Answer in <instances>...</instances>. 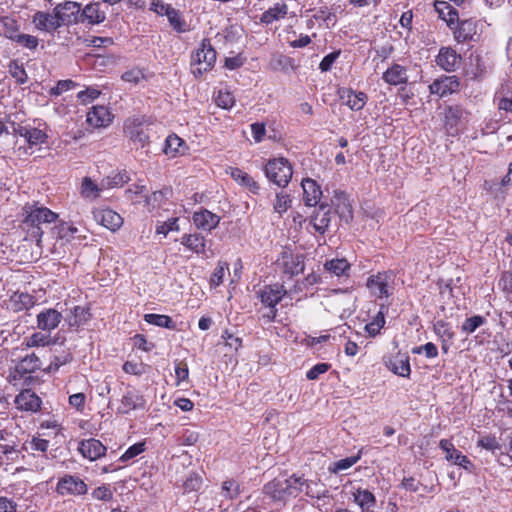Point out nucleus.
Masks as SVG:
<instances>
[{"mask_svg":"<svg viewBox=\"0 0 512 512\" xmlns=\"http://www.w3.org/2000/svg\"><path fill=\"white\" fill-rule=\"evenodd\" d=\"M20 228L26 233L25 239L35 241L40 246L43 228L42 225L56 221L58 215L38 203H26L22 207Z\"/></svg>","mask_w":512,"mask_h":512,"instance_id":"nucleus-1","label":"nucleus"},{"mask_svg":"<svg viewBox=\"0 0 512 512\" xmlns=\"http://www.w3.org/2000/svg\"><path fill=\"white\" fill-rule=\"evenodd\" d=\"M304 478L291 476L287 479H274L264 486V493L273 500L285 502L303 492Z\"/></svg>","mask_w":512,"mask_h":512,"instance_id":"nucleus-2","label":"nucleus"},{"mask_svg":"<svg viewBox=\"0 0 512 512\" xmlns=\"http://www.w3.org/2000/svg\"><path fill=\"white\" fill-rule=\"evenodd\" d=\"M263 171L271 183L281 188H285L290 183L293 175L292 165L288 159L284 157L269 159L266 162Z\"/></svg>","mask_w":512,"mask_h":512,"instance_id":"nucleus-3","label":"nucleus"},{"mask_svg":"<svg viewBox=\"0 0 512 512\" xmlns=\"http://www.w3.org/2000/svg\"><path fill=\"white\" fill-rule=\"evenodd\" d=\"M216 62V51L209 39H203L199 48L192 55V73L199 77L209 71Z\"/></svg>","mask_w":512,"mask_h":512,"instance_id":"nucleus-4","label":"nucleus"},{"mask_svg":"<svg viewBox=\"0 0 512 512\" xmlns=\"http://www.w3.org/2000/svg\"><path fill=\"white\" fill-rule=\"evenodd\" d=\"M285 294L286 290L279 284L265 286L259 291V298L262 304L269 308V312L263 315L269 321L275 319L277 315L276 305L283 299Z\"/></svg>","mask_w":512,"mask_h":512,"instance_id":"nucleus-5","label":"nucleus"},{"mask_svg":"<svg viewBox=\"0 0 512 512\" xmlns=\"http://www.w3.org/2000/svg\"><path fill=\"white\" fill-rule=\"evenodd\" d=\"M124 132L137 148H143L148 144L149 136L143 118H128L124 123Z\"/></svg>","mask_w":512,"mask_h":512,"instance_id":"nucleus-6","label":"nucleus"},{"mask_svg":"<svg viewBox=\"0 0 512 512\" xmlns=\"http://www.w3.org/2000/svg\"><path fill=\"white\" fill-rule=\"evenodd\" d=\"M393 275L389 273H378L367 280V288L376 298H388L393 293Z\"/></svg>","mask_w":512,"mask_h":512,"instance_id":"nucleus-7","label":"nucleus"},{"mask_svg":"<svg viewBox=\"0 0 512 512\" xmlns=\"http://www.w3.org/2000/svg\"><path fill=\"white\" fill-rule=\"evenodd\" d=\"M56 491L61 496H81L87 493L88 486L80 477L66 474L58 480Z\"/></svg>","mask_w":512,"mask_h":512,"instance_id":"nucleus-8","label":"nucleus"},{"mask_svg":"<svg viewBox=\"0 0 512 512\" xmlns=\"http://www.w3.org/2000/svg\"><path fill=\"white\" fill-rule=\"evenodd\" d=\"M81 11V4L72 0H66L59 3L53 9V12L56 13L61 26L81 21Z\"/></svg>","mask_w":512,"mask_h":512,"instance_id":"nucleus-9","label":"nucleus"},{"mask_svg":"<svg viewBox=\"0 0 512 512\" xmlns=\"http://www.w3.org/2000/svg\"><path fill=\"white\" fill-rule=\"evenodd\" d=\"M439 447L445 452V459L453 464L463 468L467 472H473L474 464L467 456L457 450L454 444L448 439H441Z\"/></svg>","mask_w":512,"mask_h":512,"instance_id":"nucleus-10","label":"nucleus"},{"mask_svg":"<svg viewBox=\"0 0 512 512\" xmlns=\"http://www.w3.org/2000/svg\"><path fill=\"white\" fill-rule=\"evenodd\" d=\"M63 319L62 313L54 308H44L36 316V326L43 332L56 329Z\"/></svg>","mask_w":512,"mask_h":512,"instance_id":"nucleus-11","label":"nucleus"},{"mask_svg":"<svg viewBox=\"0 0 512 512\" xmlns=\"http://www.w3.org/2000/svg\"><path fill=\"white\" fill-rule=\"evenodd\" d=\"M460 86L459 79L456 76L443 75L435 79L429 85V91L431 94H435L439 97H445L458 91Z\"/></svg>","mask_w":512,"mask_h":512,"instance_id":"nucleus-12","label":"nucleus"},{"mask_svg":"<svg viewBox=\"0 0 512 512\" xmlns=\"http://www.w3.org/2000/svg\"><path fill=\"white\" fill-rule=\"evenodd\" d=\"M226 173L241 187L250 193L257 195L260 192V184L248 173L238 167H229Z\"/></svg>","mask_w":512,"mask_h":512,"instance_id":"nucleus-13","label":"nucleus"},{"mask_svg":"<svg viewBox=\"0 0 512 512\" xmlns=\"http://www.w3.org/2000/svg\"><path fill=\"white\" fill-rule=\"evenodd\" d=\"M113 115L105 106H93L87 113L86 121L93 128H104L111 124Z\"/></svg>","mask_w":512,"mask_h":512,"instance_id":"nucleus-14","label":"nucleus"},{"mask_svg":"<svg viewBox=\"0 0 512 512\" xmlns=\"http://www.w3.org/2000/svg\"><path fill=\"white\" fill-rule=\"evenodd\" d=\"M107 448L101 441L89 438L79 443L78 451L89 461H95L105 455Z\"/></svg>","mask_w":512,"mask_h":512,"instance_id":"nucleus-15","label":"nucleus"},{"mask_svg":"<svg viewBox=\"0 0 512 512\" xmlns=\"http://www.w3.org/2000/svg\"><path fill=\"white\" fill-rule=\"evenodd\" d=\"M17 409L26 412H38L41 408V399L30 389L21 391L15 398Z\"/></svg>","mask_w":512,"mask_h":512,"instance_id":"nucleus-16","label":"nucleus"},{"mask_svg":"<svg viewBox=\"0 0 512 512\" xmlns=\"http://www.w3.org/2000/svg\"><path fill=\"white\" fill-rule=\"evenodd\" d=\"M461 56L451 47H442L436 56V63L446 72H452L460 65Z\"/></svg>","mask_w":512,"mask_h":512,"instance_id":"nucleus-17","label":"nucleus"},{"mask_svg":"<svg viewBox=\"0 0 512 512\" xmlns=\"http://www.w3.org/2000/svg\"><path fill=\"white\" fill-rule=\"evenodd\" d=\"M97 223L111 231L118 230L123 224V218L115 211L105 208L97 209L93 212Z\"/></svg>","mask_w":512,"mask_h":512,"instance_id":"nucleus-18","label":"nucleus"},{"mask_svg":"<svg viewBox=\"0 0 512 512\" xmlns=\"http://www.w3.org/2000/svg\"><path fill=\"white\" fill-rule=\"evenodd\" d=\"M13 131L22 137L30 148L40 146L47 140V134L39 128L19 126L18 128L13 127Z\"/></svg>","mask_w":512,"mask_h":512,"instance_id":"nucleus-19","label":"nucleus"},{"mask_svg":"<svg viewBox=\"0 0 512 512\" xmlns=\"http://www.w3.org/2000/svg\"><path fill=\"white\" fill-rule=\"evenodd\" d=\"M338 94L343 103L354 111L361 110L367 102V95L361 91L356 92L350 88H341Z\"/></svg>","mask_w":512,"mask_h":512,"instance_id":"nucleus-20","label":"nucleus"},{"mask_svg":"<svg viewBox=\"0 0 512 512\" xmlns=\"http://www.w3.org/2000/svg\"><path fill=\"white\" fill-rule=\"evenodd\" d=\"M303 189V201L306 206L314 207L321 199L322 190L320 185L313 179L305 178L301 182Z\"/></svg>","mask_w":512,"mask_h":512,"instance_id":"nucleus-21","label":"nucleus"},{"mask_svg":"<svg viewBox=\"0 0 512 512\" xmlns=\"http://www.w3.org/2000/svg\"><path fill=\"white\" fill-rule=\"evenodd\" d=\"M32 22L38 30L46 32L55 31L61 26L55 12L38 11L33 15Z\"/></svg>","mask_w":512,"mask_h":512,"instance_id":"nucleus-22","label":"nucleus"},{"mask_svg":"<svg viewBox=\"0 0 512 512\" xmlns=\"http://www.w3.org/2000/svg\"><path fill=\"white\" fill-rule=\"evenodd\" d=\"M106 19V11L101 8L100 2H90L86 4L81 11V22H88L96 25L104 22Z\"/></svg>","mask_w":512,"mask_h":512,"instance_id":"nucleus-23","label":"nucleus"},{"mask_svg":"<svg viewBox=\"0 0 512 512\" xmlns=\"http://www.w3.org/2000/svg\"><path fill=\"white\" fill-rule=\"evenodd\" d=\"M144 406L145 400L143 396L134 390H129L121 398L118 413L128 414L132 410L142 409Z\"/></svg>","mask_w":512,"mask_h":512,"instance_id":"nucleus-24","label":"nucleus"},{"mask_svg":"<svg viewBox=\"0 0 512 512\" xmlns=\"http://www.w3.org/2000/svg\"><path fill=\"white\" fill-rule=\"evenodd\" d=\"M220 222V217L207 209H201L193 214V223L198 229L211 231Z\"/></svg>","mask_w":512,"mask_h":512,"instance_id":"nucleus-25","label":"nucleus"},{"mask_svg":"<svg viewBox=\"0 0 512 512\" xmlns=\"http://www.w3.org/2000/svg\"><path fill=\"white\" fill-rule=\"evenodd\" d=\"M55 342L49 333L39 330L26 336L21 342V348L22 350H27L30 348L47 347L55 344Z\"/></svg>","mask_w":512,"mask_h":512,"instance_id":"nucleus-26","label":"nucleus"},{"mask_svg":"<svg viewBox=\"0 0 512 512\" xmlns=\"http://www.w3.org/2000/svg\"><path fill=\"white\" fill-rule=\"evenodd\" d=\"M288 14V6L284 1H279L264 11L259 21L264 25H270L284 19Z\"/></svg>","mask_w":512,"mask_h":512,"instance_id":"nucleus-27","label":"nucleus"},{"mask_svg":"<svg viewBox=\"0 0 512 512\" xmlns=\"http://www.w3.org/2000/svg\"><path fill=\"white\" fill-rule=\"evenodd\" d=\"M387 368L394 374L401 377H409L411 373L409 356L402 353H397L391 357L386 363Z\"/></svg>","mask_w":512,"mask_h":512,"instance_id":"nucleus-28","label":"nucleus"},{"mask_svg":"<svg viewBox=\"0 0 512 512\" xmlns=\"http://www.w3.org/2000/svg\"><path fill=\"white\" fill-rule=\"evenodd\" d=\"M36 300L29 293L16 292L9 300V308L14 312L27 311L34 307Z\"/></svg>","mask_w":512,"mask_h":512,"instance_id":"nucleus-29","label":"nucleus"},{"mask_svg":"<svg viewBox=\"0 0 512 512\" xmlns=\"http://www.w3.org/2000/svg\"><path fill=\"white\" fill-rule=\"evenodd\" d=\"M281 264L284 272L291 276L297 275L304 270L303 257L301 255H293L292 253L284 252L281 258Z\"/></svg>","mask_w":512,"mask_h":512,"instance_id":"nucleus-30","label":"nucleus"},{"mask_svg":"<svg viewBox=\"0 0 512 512\" xmlns=\"http://www.w3.org/2000/svg\"><path fill=\"white\" fill-rule=\"evenodd\" d=\"M331 222L330 209L321 204L317 212L311 219V224L316 232L323 234L328 229Z\"/></svg>","mask_w":512,"mask_h":512,"instance_id":"nucleus-31","label":"nucleus"},{"mask_svg":"<svg viewBox=\"0 0 512 512\" xmlns=\"http://www.w3.org/2000/svg\"><path fill=\"white\" fill-rule=\"evenodd\" d=\"M476 33V24L473 20L460 21L454 29V38L458 43L472 40Z\"/></svg>","mask_w":512,"mask_h":512,"instance_id":"nucleus-32","label":"nucleus"},{"mask_svg":"<svg viewBox=\"0 0 512 512\" xmlns=\"http://www.w3.org/2000/svg\"><path fill=\"white\" fill-rule=\"evenodd\" d=\"M434 7L439 17L453 29V25L458 22V12L446 1H435Z\"/></svg>","mask_w":512,"mask_h":512,"instance_id":"nucleus-33","label":"nucleus"},{"mask_svg":"<svg viewBox=\"0 0 512 512\" xmlns=\"http://www.w3.org/2000/svg\"><path fill=\"white\" fill-rule=\"evenodd\" d=\"M383 80L394 86L405 84L408 80L406 69L399 64H394L384 72Z\"/></svg>","mask_w":512,"mask_h":512,"instance_id":"nucleus-34","label":"nucleus"},{"mask_svg":"<svg viewBox=\"0 0 512 512\" xmlns=\"http://www.w3.org/2000/svg\"><path fill=\"white\" fill-rule=\"evenodd\" d=\"M181 244L197 254H203L206 250V239L198 233L183 235Z\"/></svg>","mask_w":512,"mask_h":512,"instance_id":"nucleus-35","label":"nucleus"},{"mask_svg":"<svg viewBox=\"0 0 512 512\" xmlns=\"http://www.w3.org/2000/svg\"><path fill=\"white\" fill-rule=\"evenodd\" d=\"M464 110L460 106H449L445 109V125L449 134L457 133L456 126L463 117Z\"/></svg>","mask_w":512,"mask_h":512,"instance_id":"nucleus-36","label":"nucleus"},{"mask_svg":"<svg viewBox=\"0 0 512 512\" xmlns=\"http://www.w3.org/2000/svg\"><path fill=\"white\" fill-rule=\"evenodd\" d=\"M353 499L363 511L370 510L376 503L375 496L367 489L358 488L353 492Z\"/></svg>","mask_w":512,"mask_h":512,"instance_id":"nucleus-37","label":"nucleus"},{"mask_svg":"<svg viewBox=\"0 0 512 512\" xmlns=\"http://www.w3.org/2000/svg\"><path fill=\"white\" fill-rule=\"evenodd\" d=\"M170 26L177 33H185L189 30L188 24L182 17L181 12L175 8H171L166 15Z\"/></svg>","mask_w":512,"mask_h":512,"instance_id":"nucleus-38","label":"nucleus"},{"mask_svg":"<svg viewBox=\"0 0 512 512\" xmlns=\"http://www.w3.org/2000/svg\"><path fill=\"white\" fill-rule=\"evenodd\" d=\"M361 458V452H359L355 456L346 457L344 459H340L331 463L328 466V471L333 474H339L343 471L350 469L353 465H355Z\"/></svg>","mask_w":512,"mask_h":512,"instance_id":"nucleus-39","label":"nucleus"},{"mask_svg":"<svg viewBox=\"0 0 512 512\" xmlns=\"http://www.w3.org/2000/svg\"><path fill=\"white\" fill-rule=\"evenodd\" d=\"M324 268L329 273L335 275V276H343L347 275V272L350 269V264L348 261L344 258L341 259H332L329 261H326L324 264Z\"/></svg>","mask_w":512,"mask_h":512,"instance_id":"nucleus-40","label":"nucleus"},{"mask_svg":"<svg viewBox=\"0 0 512 512\" xmlns=\"http://www.w3.org/2000/svg\"><path fill=\"white\" fill-rule=\"evenodd\" d=\"M104 186V183L99 186L93 182L91 178L85 177L83 178L81 184V195L86 199H95L100 195V192L103 190Z\"/></svg>","mask_w":512,"mask_h":512,"instance_id":"nucleus-41","label":"nucleus"},{"mask_svg":"<svg viewBox=\"0 0 512 512\" xmlns=\"http://www.w3.org/2000/svg\"><path fill=\"white\" fill-rule=\"evenodd\" d=\"M303 491L311 498L322 499L328 497V490L323 484L314 481H307L304 479Z\"/></svg>","mask_w":512,"mask_h":512,"instance_id":"nucleus-42","label":"nucleus"},{"mask_svg":"<svg viewBox=\"0 0 512 512\" xmlns=\"http://www.w3.org/2000/svg\"><path fill=\"white\" fill-rule=\"evenodd\" d=\"M269 66L274 71L286 72L293 68V59L283 54H274L269 62Z\"/></svg>","mask_w":512,"mask_h":512,"instance_id":"nucleus-43","label":"nucleus"},{"mask_svg":"<svg viewBox=\"0 0 512 512\" xmlns=\"http://www.w3.org/2000/svg\"><path fill=\"white\" fill-rule=\"evenodd\" d=\"M144 320L151 324L158 327L168 328V329H175V323L172 320L170 316L162 315V314H145Z\"/></svg>","mask_w":512,"mask_h":512,"instance_id":"nucleus-44","label":"nucleus"},{"mask_svg":"<svg viewBox=\"0 0 512 512\" xmlns=\"http://www.w3.org/2000/svg\"><path fill=\"white\" fill-rule=\"evenodd\" d=\"M78 232V229L69 223H61L53 228L52 233L57 239L65 240L69 242L74 235Z\"/></svg>","mask_w":512,"mask_h":512,"instance_id":"nucleus-45","label":"nucleus"},{"mask_svg":"<svg viewBox=\"0 0 512 512\" xmlns=\"http://www.w3.org/2000/svg\"><path fill=\"white\" fill-rule=\"evenodd\" d=\"M184 146V141L175 134L169 135L165 141L164 153L170 157H175L177 154L182 153L181 147Z\"/></svg>","mask_w":512,"mask_h":512,"instance_id":"nucleus-46","label":"nucleus"},{"mask_svg":"<svg viewBox=\"0 0 512 512\" xmlns=\"http://www.w3.org/2000/svg\"><path fill=\"white\" fill-rule=\"evenodd\" d=\"M291 204V196L285 192H279L275 196V200L273 202V210L275 213L282 216L291 207Z\"/></svg>","mask_w":512,"mask_h":512,"instance_id":"nucleus-47","label":"nucleus"},{"mask_svg":"<svg viewBox=\"0 0 512 512\" xmlns=\"http://www.w3.org/2000/svg\"><path fill=\"white\" fill-rule=\"evenodd\" d=\"M214 101L216 105L222 109H231L235 104V97L230 91L220 89L216 93Z\"/></svg>","mask_w":512,"mask_h":512,"instance_id":"nucleus-48","label":"nucleus"},{"mask_svg":"<svg viewBox=\"0 0 512 512\" xmlns=\"http://www.w3.org/2000/svg\"><path fill=\"white\" fill-rule=\"evenodd\" d=\"M101 95V90L97 86H88L86 89L77 93V99L82 105H88L95 101Z\"/></svg>","mask_w":512,"mask_h":512,"instance_id":"nucleus-49","label":"nucleus"},{"mask_svg":"<svg viewBox=\"0 0 512 512\" xmlns=\"http://www.w3.org/2000/svg\"><path fill=\"white\" fill-rule=\"evenodd\" d=\"M41 363L39 357L32 353L29 355H26L19 364L20 371L24 373H32L38 369H40Z\"/></svg>","mask_w":512,"mask_h":512,"instance_id":"nucleus-50","label":"nucleus"},{"mask_svg":"<svg viewBox=\"0 0 512 512\" xmlns=\"http://www.w3.org/2000/svg\"><path fill=\"white\" fill-rule=\"evenodd\" d=\"M434 331L443 342L451 341L454 337V332L449 323L444 320H437L434 323Z\"/></svg>","mask_w":512,"mask_h":512,"instance_id":"nucleus-51","label":"nucleus"},{"mask_svg":"<svg viewBox=\"0 0 512 512\" xmlns=\"http://www.w3.org/2000/svg\"><path fill=\"white\" fill-rule=\"evenodd\" d=\"M202 477L196 472H190L185 481L183 482V488L185 492L198 491L202 486Z\"/></svg>","mask_w":512,"mask_h":512,"instance_id":"nucleus-52","label":"nucleus"},{"mask_svg":"<svg viewBox=\"0 0 512 512\" xmlns=\"http://www.w3.org/2000/svg\"><path fill=\"white\" fill-rule=\"evenodd\" d=\"M229 270L228 264L226 262H218L214 272L210 278V285L212 287H218L223 283L225 273Z\"/></svg>","mask_w":512,"mask_h":512,"instance_id":"nucleus-53","label":"nucleus"},{"mask_svg":"<svg viewBox=\"0 0 512 512\" xmlns=\"http://www.w3.org/2000/svg\"><path fill=\"white\" fill-rule=\"evenodd\" d=\"M91 496L95 500L108 502L113 498V490L110 485L104 484L95 488L92 491Z\"/></svg>","mask_w":512,"mask_h":512,"instance_id":"nucleus-54","label":"nucleus"},{"mask_svg":"<svg viewBox=\"0 0 512 512\" xmlns=\"http://www.w3.org/2000/svg\"><path fill=\"white\" fill-rule=\"evenodd\" d=\"M77 87V83L73 80L67 79V80H60L57 82L55 87H52L49 90V94L51 96H59L63 94L64 92H67L69 90L74 89Z\"/></svg>","mask_w":512,"mask_h":512,"instance_id":"nucleus-55","label":"nucleus"},{"mask_svg":"<svg viewBox=\"0 0 512 512\" xmlns=\"http://www.w3.org/2000/svg\"><path fill=\"white\" fill-rule=\"evenodd\" d=\"M14 144V135H12L7 126L0 122V151L10 149Z\"/></svg>","mask_w":512,"mask_h":512,"instance_id":"nucleus-56","label":"nucleus"},{"mask_svg":"<svg viewBox=\"0 0 512 512\" xmlns=\"http://www.w3.org/2000/svg\"><path fill=\"white\" fill-rule=\"evenodd\" d=\"M145 451V442H138L130 446L120 457L121 462H128Z\"/></svg>","mask_w":512,"mask_h":512,"instance_id":"nucleus-57","label":"nucleus"},{"mask_svg":"<svg viewBox=\"0 0 512 512\" xmlns=\"http://www.w3.org/2000/svg\"><path fill=\"white\" fill-rule=\"evenodd\" d=\"M11 39L15 40L21 46L28 49H35L38 46V39L35 36L28 34H18L15 37L9 36Z\"/></svg>","mask_w":512,"mask_h":512,"instance_id":"nucleus-58","label":"nucleus"},{"mask_svg":"<svg viewBox=\"0 0 512 512\" xmlns=\"http://www.w3.org/2000/svg\"><path fill=\"white\" fill-rule=\"evenodd\" d=\"M484 323V318L479 315L472 316L470 318H467L463 325H462V331L470 334L473 333L477 328H479Z\"/></svg>","mask_w":512,"mask_h":512,"instance_id":"nucleus-59","label":"nucleus"},{"mask_svg":"<svg viewBox=\"0 0 512 512\" xmlns=\"http://www.w3.org/2000/svg\"><path fill=\"white\" fill-rule=\"evenodd\" d=\"M477 445L483 449L491 451L492 453H495L497 450L501 449L500 443L494 436L481 437L478 440Z\"/></svg>","mask_w":512,"mask_h":512,"instance_id":"nucleus-60","label":"nucleus"},{"mask_svg":"<svg viewBox=\"0 0 512 512\" xmlns=\"http://www.w3.org/2000/svg\"><path fill=\"white\" fill-rule=\"evenodd\" d=\"M123 370L127 374L140 376L145 373L146 365L141 362L126 361L123 364Z\"/></svg>","mask_w":512,"mask_h":512,"instance_id":"nucleus-61","label":"nucleus"},{"mask_svg":"<svg viewBox=\"0 0 512 512\" xmlns=\"http://www.w3.org/2000/svg\"><path fill=\"white\" fill-rule=\"evenodd\" d=\"M178 218H170L156 227L157 234L166 236L170 231H178Z\"/></svg>","mask_w":512,"mask_h":512,"instance_id":"nucleus-62","label":"nucleus"},{"mask_svg":"<svg viewBox=\"0 0 512 512\" xmlns=\"http://www.w3.org/2000/svg\"><path fill=\"white\" fill-rule=\"evenodd\" d=\"M69 405L76 409L78 412H82L85 408L86 395L84 393H75L69 396Z\"/></svg>","mask_w":512,"mask_h":512,"instance_id":"nucleus-63","label":"nucleus"},{"mask_svg":"<svg viewBox=\"0 0 512 512\" xmlns=\"http://www.w3.org/2000/svg\"><path fill=\"white\" fill-rule=\"evenodd\" d=\"M499 287L512 296V272H504L499 280Z\"/></svg>","mask_w":512,"mask_h":512,"instance_id":"nucleus-64","label":"nucleus"}]
</instances>
